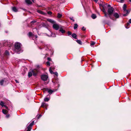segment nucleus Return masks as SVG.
Listing matches in <instances>:
<instances>
[{
	"label": "nucleus",
	"instance_id": "f257e3e1",
	"mask_svg": "<svg viewBox=\"0 0 131 131\" xmlns=\"http://www.w3.org/2000/svg\"><path fill=\"white\" fill-rule=\"evenodd\" d=\"M21 44L19 42H16L15 44V51L17 53H20L23 51L21 49Z\"/></svg>",
	"mask_w": 131,
	"mask_h": 131
},
{
	"label": "nucleus",
	"instance_id": "f03ea898",
	"mask_svg": "<svg viewBox=\"0 0 131 131\" xmlns=\"http://www.w3.org/2000/svg\"><path fill=\"white\" fill-rule=\"evenodd\" d=\"M38 72V70L37 69H35L32 70L31 71L29 72L28 73V76L29 77H31L33 74V75L34 76H36L37 75V73Z\"/></svg>",
	"mask_w": 131,
	"mask_h": 131
},
{
	"label": "nucleus",
	"instance_id": "7ed1b4c3",
	"mask_svg": "<svg viewBox=\"0 0 131 131\" xmlns=\"http://www.w3.org/2000/svg\"><path fill=\"white\" fill-rule=\"evenodd\" d=\"M126 5L125 4H124L123 7V10L124 11H126V14H124L123 15V16H127L129 12V11L128 10L126 9Z\"/></svg>",
	"mask_w": 131,
	"mask_h": 131
},
{
	"label": "nucleus",
	"instance_id": "20e7f679",
	"mask_svg": "<svg viewBox=\"0 0 131 131\" xmlns=\"http://www.w3.org/2000/svg\"><path fill=\"white\" fill-rule=\"evenodd\" d=\"M52 27L56 30H58L60 28L59 25L56 23L53 24Z\"/></svg>",
	"mask_w": 131,
	"mask_h": 131
},
{
	"label": "nucleus",
	"instance_id": "39448f33",
	"mask_svg": "<svg viewBox=\"0 0 131 131\" xmlns=\"http://www.w3.org/2000/svg\"><path fill=\"white\" fill-rule=\"evenodd\" d=\"M113 11L114 9L112 7H110L108 8V12L110 16L113 13Z\"/></svg>",
	"mask_w": 131,
	"mask_h": 131
},
{
	"label": "nucleus",
	"instance_id": "423d86ee",
	"mask_svg": "<svg viewBox=\"0 0 131 131\" xmlns=\"http://www.w3.org/2000/svg\"><path fill=\"white\" fill-rule=\"evenodd\" d=\"M34 121H33L28 126L27 128L28 129L27 131H30L31 129V127L34 125Z\"/></svg>",
	"mask_w": 131,
	"mask_h": 131
},
{
	"label": "nucleus",
	"instance_id": "0eeeda50",
	"mask_svg": "<svg viewBox=\"0 0 131 131\" xmlns=\"http://www.w3.org/2000/svg\"><path fill=\"white\" fill-rule=\"evenodd\" d=\"M41 78L42 80L43 81H46L47 80L48 77L46 75H41Z\"/></svg>",
	"mask_w": 131,
	"mask_h": 131
},
{
	"label": "nucleus",
	"instance_id": "6e6552de",
	"mask_svg": "<svg viewBox=\"0 0 131 131\" xmlns=\"http://www.w3.org/2000/svg\"><path fill=\"white\" fill-rule=\"evenodd\" d=\"M47 21H48L49 22H50V23L53 24H55V22L53 20L50 19H47Z\"/></svg>",
	"mask_w": 131,
	"mask_h": 131
},
{
	"label": "nucleus",
	"instance_id": "1a4fd4ad",
	"mask_svg": "<svg viewBox=\"0 0 131 131\" xmlns=\"http://www.w3.org/2000/svg\"><path fill=\"white\" fill-rule=\"evenodd\" d=\"M113 15L114 17L116 18H118L119 17L118 14L116 13H114L113 14Z\"/></svg>",
	"mask_w": 131,
	"mask_h": 131
},
{
	"label": "nucleus",
	"instance_id": "9d476101",
	"mask_svg": "<svg viewBox=\"0 0 131 131\" xmlns=\"http://www.w3.org/2000/svg\"><path fill=\"white\" fill-rule=\"evenodd\" d=\"M6 80L5 79L4 80H2L0 81V84L1 85H2L3 84V83L6 82Z\"/></svg>",
	"mask_w": 131,
	"mask_h": 131
},
{
	"label": "nucleus",
	"instance_id": "9b49d317",
	"mask_svg": "<svg viewBox=\"0 0 131 131\" xmlns=\"http://www.w3.org/2000/svg\"><path fill=\"white\" fill-rule=\"evenodd\" d=\"M59 31L62 34H63L65 32V30H64L63 28L61 27L60 28Z\"/></svg>",
	"mask_w": 131,
	"mask_h": 131
},
{
	"label": "nucleus",
	"instance_id": "f8f14e48",
	"mask_svg": "<svg viewBox=\"0 0 131 131\" xmlns=\"http://www.w3.org/2000/svg\"><path fill=\"white\" fill-rule=\"evenodd\" d=\"M12 9L14 12H16L18 11V9L15 7H13L12 8Z\"/></svg>",
	"mask_w": 131,
	"mask_h": 131
},
{
	"label": "nucleus",
	"instance_id": "ddd939ff",
	"mask_svg": "<svg viewBox=\"0 0 131 131\" xmlns=\"http://www.w3.org/2000/svg\"><path fill=\"white\" fill-rule=\"evenodd\" d=\"M47 90L48 92L50 94H52V93L54 92L53 90L51 89H48Z\"/></svg>",
	"mask_w": 131,
	"mask_h": 131
},
{
	"label": "nucleus",
	"instance_id": "4468645a",
	"mask_svg": "<svg viewBox=\"0 0 131 131\" xmlns=\"http://www.w3.org/2000/svg\"><path fill=\"white\" fill-rule=\"evenodd\" d=\"M26 2L28 4H31L32 2L30 0H25Z\"/></svg>",
	"mask_w": 131,
	"mask_h": 131
},
{
	"label": "nucleus",
	"instance_id": "2eb2a0df",
	"mask_svg": "<svg viewBox=\"0 0 131 131\" xmlns=\"http://www.w3.org/2000/svg\"><path fill=\"white\" fill-rule=\"evenodd\" d=\"M2 112L5 114H6L8 113V111L4 109L3 110Z\"/></svg>",
	"mask_w": 131,
	"mask_h": 131
},
{
	"label": "nucleus",
	"instance_id": "dca6fc26",
	"mask_svg": "<svg viewBox=\"0 0 131 131\" xmlns=\"http://www.w3.org/2000/svg\"><path fill=\"white\" fill-rule=\"evenodd\" d=\"M47 104L45 103H42L41 105V107H44L46 106Z\"/></svg>",
	"mask_w": 131,
	"mask_h": 131
},
{
	"label": "nucleus",
	"instance_id": "f3484780",
	"mask_svg": "<svg viewBox=\"0 0 131 131\" xmlns=\"http://www.w3.org/2000/svg\"><path fill=\"white\" fill-rule=\"evenodd\" d=\"M72 37L75 39H77V35L75 34H73L72 35Z\"/></svg>",
	"mask_w": 131,
	"mask_h": 131
},
{
	"label": "nucleus",
	"instance_id": "a211bd4d",
	"mask_svg": "<svg viewBox=\"0 0 131 131\" xmlns=\"http://www.w3.org/2000/svg\"><path fill=\"white\" fill-rule=\"evenodd\" d=\"M76 41L79 44L81 45L82 44V42L81 40H76Z\"/></svg>",
	"mask_w": 131,
	"mask_h": 131
},
{
	"label": "nucleus",
	"instance_id": "6ab92c4d",
	"mask_svg": "<svg viewBox=\"0 0 131 131\" xmlns=\"http://www.w3.org/2000/svg\"><path fill=\"white\" fill-rule=\"evenodd\" d=\"M78 27V25L77 24H75L74 26V29H75L77 28Z\"/></svg>",
	"mask_w": 131,
	"mask_h": 131
},
{
	"label": "nucleus",
	"instance_id": "aec40b11",
	"mask_svg": "<svg viewBox=\"0 0 131 131\" xmlns=\"http://www.w3.org/2000/svg\"><path fill=\"white\" fill-rule=\"evenodd\" d=\"M91 17L93 19H94L96 18V16L95 15L93 14L92 15Z\"/></svg>",
	"mask_w": 131,
	"mask_h": 131
},
{
	"label": "nucleus",
	"instance_id": "412c9836",
	"mask_svg": "<svg viewBox=\"0 0 131 131\" xmlns=\"http://www.w3.org/2000/svg\"><path fill=\"white\" fill-rule=\"evenodd\" d=\"M37 12L38 13H39L40 14H45V13H43L42 11L40 10H38L37 11Z\"/></svg>",
	"mask_w": 131,
	"mask_h": 131
},
{
	"label": "nucleus",
	"instance_id": "4be33fe9",
	"mask_svg": "<svg viewBox=\"0 0 131 131\" xmlns=\"http://www.w3.org/2000/svg\"><path fill=\"white\" fill-rule=\"evenodd\" d=\"M0 105L2 106H4V103L2 101H1L0 103Z\"/></svg>",
	"mask_w": 131,
	"mask_h": 131
},
{
	"label": "nucleus",
	"instance_id": "5701e85b",
	"mask_svg": "<svg viewBox=\"0 0 131 131\" xmlns=\"http://www.w3.org/2000/svg\"><path fill=\"white\" fill-rule=\"evenodd\" d=\"M49 99L48 97H46L44 99V101L46 102H48L49 101Z\"/></svg>",
	"mask_w": 131,
	"mask_h": 131
},
{
	"label": "nucleus",
	"instance_id": "b1692460",
	"mask_svg": "<svg viewBox=\"0 0 131 131\" xmlns=\"http://www.w3.org/2000/svg\"><path fill=\"white\" fill-rule=\"evenodd\" d=\"M62 15L58 13V14L57 17L58 18H60L61 17Z\"/></svg>",
	"mask_w": 131,
	"mask_h": 131
},
{
	"label": "nucleus",
	"instance_id": "393cba45",
	"mask_svg": "<svg viewBox=\"0 0 131 131\" xmlns=\"http://www.w3.org/2000/svg\"><path fill=\"white\" fill-rule=\"evenodd\" d=\"M29 36L30 37H32L33 36V35L32 34V33L31 32H29L28 34Z\"/></svg>",
	"mask_w": 131,
	"mask_h": 131
},
{
	"label": "nucleus",
	"instance_id": "a878e982",
	"mask_svg": "<svg viewBox=\"0 0 131 131\" xmlns=\"http://www.w3.org/2000/svg\"><path fill=\"white\" fill-rule=\"evenodd\" d=\"M9 53L8 52L7 50H6L5 52V55L6 56H8L9 55Z\"/></svg>",
	"mask_w": 131,
	"mask_h": 131
},
{
	"label": "nucleus",
	"instance_id": "bb28decb",
	"mask_svg": "<svg viewBox=\"0 0 131 131\" xmlns=\"http://www.w3.org/2000/svg\"><path fill=\"white\" fill-rule=\"evenodd\" d=\"M129 23H127L126 24V28L128 29L129 28L128 27L129 25Z\"/></svg>",
	"mask_w": 131,
	"mask_h": 131
},
{
	"label": "nucleus",
	"instance_id": "cd10ccee",
	"mask_svg": "<svg viewBox=\"0 0 131 131\" xmlns=\"http://www.w3.org/2000/svg\"><path fill=\"white\" fill-rule=\"evenodd\" d=\"M105 16L106 17H107L108 16L110 17V18H111L110 16H109V14H107L106 13H105Z\"/></svg>",
	"mask_w": 131,
	"mask_h": 131
},
{
	"label": "nucleus",
	"instance_id": "c85d7f7f",
	"mask_svg": "<svg viewBox=\"0 0 131 131\" xmlns=\"http://www.w3.org/2000/svg\"><path fill=\"white\" fill-rule=\"evenodd\" d=\"M49 71L50 72V73L51 74H53V73H54V72H53V71H52L51 67L50 68H49Z\"/></svg>",
	"mask_w": 131,
	"mask_h": 131
},
{
	"label": "nucleus",
	"instance_id": "c756f323",
	"mask_svg": "<svg viewBox=\"0 0 131 131\" xmlns=\"http://www.w3.org/2000/svg\"><path fill=\"white\" fill-rule=\"evenodd\" d=\"M95 42H92L91 43L90 45L91 46H92L94 45L95 44Z\"/></svg>",
	"mask_w": 131,
	"mask_h": 131
},
{
	"label": "nucleus",
	"instance_id": "7c9ffc66",
	"mask_svg": "<svg viewBox=\"0 0 131 131\" xmlns=\"http://www.w3.org/2000/svg\"><path fill=\"white\" fill-rule=\"evenodd\" d=\"M47 66H50V62L48 61L47 62Z\"/></svg>",
	"mask_w": 131,
	"mask_h": 131
},
{
	"label": "nucleus",
	"instance_id": "2f4dec72",
	"mask_svg": "<svg viewBox=\"0 0 131 131\" xmlns=\"http://www.w3.org/2000/svg\"><path fill=\"white\" fill-rule=\"evenodd\" d=\"M68 35H71L72 33L70 31H68Z\"/></svg>",
	"mask_w": 131,
	"mask_h": 131
},
{
	"label": "nucleus",
	"instance_id": "473e14b6",
	"mask_svg": "<svg viewBox=\"0 0 131 131\" xmlns=\"http://www.w3.org/2000/svg\"><path fill=\"white\" fill-rule=\"evenodd\" d=\"M53 74H54L55 75L57 76H58V73L57 72H54L53 73Z\"/></svg>",
	"mask_w": 131,
	"mask_h": 131
},
{
	"label": "nucleus",
	"instance_id": "72a5a7b5",
	"mask_svg": "<svg viewBox=\"0 0 131 131\" xmlns=\"http://www.w3.org/2000/svg\"><path fill=\"white\" fill-rule=\"evenodd\" d=\"M85 29H86V28L84 27H83L82 28V29L83 30V31H85Z\"/></svg>",
	"mask_w": 131,
	"mask_h": 131
},
{
	"label": "nucleus",
	"instance_id": "f704fd0d",
	"mask_svg": "<svg viewBox=\"0 0 131 131\" xmlns=\"http://www.w3.org/2000/svg\"><path fill=\"white\" fill-rule=\"evenodd\" d=\"M36 21H35V20H33V21H32L31 22V23H36Z\"/></svg>",
	"mask_w": 131,
	"mask_h": 131
},
{
	"label": "nucleus",
	"instance_id": "c9c22d12",
	"mask_svg": "<svg viewBox=\"0 0 131 131\" xmlns=\"http://www.w3.org/2000/svg\"><path fill=\"white\" fill-rule=\"evenodd\" d=\"M9 116V114H7L6 115V117L7 118H8Z\"/></svg>",
	"mask_w": 131,
	"mask_h": 131
},
{
	"label": "nucleus",
	"instance_id": "e433bc0d",
	"mask_svg": "<svg viewBox=\"0 0 131 131\" xmlns=\"http://www.w3.org/2000/svg\"><path fill=\"white\" fill-rule=\"evenodd\" d=\"M48 13L50 14H52V13L50 12H48Z\"/></svg>",
	"mask_w": 131,
	"mask_h": 131
},
{
	"label": "nucleus",
	"instance_id": "4c0bfd02",
	"mask_svg": "<svg viewBox=\"0 0 131 131\" xmlns=\"http://www.w3.org/2000/svg\"><path fill=\"white\" fill-rule=\"evenodd\" d=\"M70 18L71 20H72L73 21H74V20L72 19L70 17Z\"/></svg>",
	"mask_w": 131,
	"mask_h": 131
},
{
	"label": "nucleus",
	"instance_id": "58836bf2",
	"mask_svg": "<svg viewBox=\"0 0 131 131\" xmlns=\"http://www.w3.org/2000/svg\"><path fill=\"white\" fill-rule=\"evenodd\" d=\"M47 59L49 61H50L51 60V58H48Z\"/></svg>",
	"mask_w": 131,
	"mask_h": 131
},
{
	"label": "nucleus",
	"instance_id": "ea45409f",
	"mask_svg": "<svg viewBox=\"0 0 131 131\" xmlns=\"http://www.w3.org/2000/svg\"><path fill=\"white\" fill-rule=\"evenodd\" d=\"M124 0H120V2L121 3H123V1Z\"/></svg>",
	"mask_w": 131,
	"mask_h": 131
},
{
	"label": "nucleus",
	"instance_id": "a19ab883",
	"mask_svg": "<svg viewBox=\"0 0 131 131\" xmlns=\"http://www.w3.org/2000/svg\"><path fill=\"white\" fill-rule=\"evenodd\" d=\"M5 107V108H6V109H8V108L7 107V106H5V105H4V106Z\"/></svg>",
	"mask_w": 131,
	"mask_h": 131
},
{
	"label": "nucleus",
	"instance_id": "79ce46f5",
	"mask_svg": "<svg viewBox=\"0 0 131 131\" xmlns=\"http://www.w3.org/2000/svg\"><path fill=\"white\" fill-rule=\"evenodd\" d=\"M129 23H131V19H130L129 21Z\"/></svg>",
	"mask_w": 131,
	"mask_h": 131
},
{
	"label": "nucleus",
	"instance_id": "37998d69",
	"mask_svg": "<svg viewBox=\"0 0 131 131\" xmlns=\"http://www.w3.org/2000/svg\"><path fill=\"white\" fill-rule=\"evenodd\" d=\"M49 36H52V37H54V36H53L52 35V34L51 35H50Z\"/></svg>",
	"mask_w": 131,
	"mask_h": 131
},
{
	"label": "nucleus",
	"instance_id": "c03bdc74",
	"mask_svg": "<svg viewBox=\"0 0 131 131\" xmlns=\"http://www.w3.org/2000/svg\"><path fill=\"white\" fill-rule=\"evenodd\" d=\"M93 0L94 1L96 2H97L98 1V0Z\"/></svg>",
	"mask_w": 131,
	"mask_h": 131
},
{
	"label": "nucleus",
	"instance_id": "a18cd8bd",
	"mask_svg": "<svg viewBox=\"0 0 131 131\" xmlns=\"http://www.w3.org/2000/svg\"><path fill=\"white\" fill-rule=\"evenodd\" d=\"M15 81H16V83H19L18 81H17V80H15Z\"/></svg>",
	"mask_w": 131,
	"mask_h": 131
},
{
	"label": "nucleus",
	"instance_id": "49530a36",
	"mask_svg": "<svg viewBox=\"0 0 131 131\" xmlns=\"http://www.w3.org/2000/svg\"><path fill=\"white\" fill-rule=\"evenodd\" d=\"M107 6L108 7H111V6L110 5H107Z\"/></svg>",
	"mask_w": 131,
	"mask_h": 131
},
{
	"label": "nucleus",
	"instance_id": "de8ad7c7",
	"mask_svg": "<svg viewBox=\"0 0 131 131\" xmlns=\"http://www.w3.org/2000/svg\"><path fill=\"white\" fill-rule=\"evenodd\" d=\"M35 36L36 38H37V35H35Z\"/></svg>",
	"mask_w": 131,
	"mask_h": 131
},
{
	"label": "nucleus",
	"instance_id": "09e8293b",
	"mask_svg": "<svg viewBox=\"0 0 131 131\" xmlns=\"http://www.w3.org/2000/svg\"><path fill=\"white\" fill-rule=\"evenodd\" d=\"M32 2H34V3H35V2H34V0H32Z\"/></svg>",
	"mask_w": 131,
	"mask_h": 131
},
{
	"label": "nucleus",
	"instance_id": "8fccbe9b",
	"mask_svg": "<svg viewBox=\"0 0 131 131\" xmlns=\"http://www.w3.org/2000/svg\"><path fill=\"white\" fill-rule=\"evenodd\" d=\"M130 2H131V0H129Z\"/></svg>",
	"mask_w": 131,
	"mask_h": 131
},
{
	"label": "nucleus",
	"instance_id": "3c124183",
	"mask_svg": "<svg viewBox=\"0 0 131 131\" xmlns=\"http://www.w3.org/2000/svg\"><path fill=\"white\" fill-rule=\"evenodd\" d=\"M41 115H39V117H41Z\"/></svg>",
	"mask_w": 131,
	"mask_h": 131
},
{
	"label": "nucleus",
	"instance_id": "603ef678",
	"mask_svg": "<svg viewBox=\"0 0 131 131\" xmlns=\"http://www.w3.org/2000/svg\"><path fill=\"white\" fill-rule=\"evenodd\" d=\"M50 33H51V32H50Z\"/></svg>",
	"mask_w": 131,
	"mask_h": 131
},
{
	"label": "nucleus",
	"instance_id": "864d4df0",
	"mask_svg": "<svg viewBox=\"0 0 131 131\" xmlns=\"http://www.w3.org/2000/svg\"><path fill=\"white\" fill-rule=\"evenodd\" d=\"M11 46V45H10L9 46L10 47V46Z\"/></svg>",
	"mask_w": 131,
	"mask_h": 131
}]
</instances>
